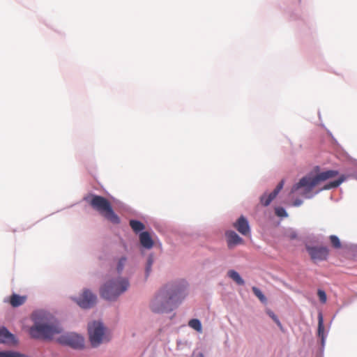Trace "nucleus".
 I'll use <instances>...</instances> for the list:
<instances>
[{
    "mask_svg": "<svg viewBox=\"0 0 357 357\" xmlns=\"http://www.w3.org/2000/svg\"><path fill=\"white\" fill-rule=\"evenodd\" d=\"M188 283L184 280L165 284L160 289L151 303V309L156 313L173 310L185 296Z\"/></svg>",
    "mask_w": 357,
    "mask_h": 357,
    "instance_id": "nucleus-1",
    "label": "nucleus"
},
{
    "mask_svg": "<svg viewBox=\"0 0 357 357\" xmlns=\"http://www.w3.org/2000/svg\"><path fill=\"white\" fill-rule=\"evenodd\" d=\"M338 172L335 170H328L321 172L314 176L307 175L303 177L298 183L295 184L290 192V195L298 192V195L306 198L312 197L311 192L320 182L325 181L329 178L335 177Z\"/></svg>",
    "mask_w": 357,
    "mask_h": 357,
    "instance_id": "nucleus-2",
    "label": "nucleus"
},
{
    "mask_svg": "<svg viewBox=\"0 0 357 357\" xmlns=\"http://www.w3.org/2000/svg\"><path fill=\"white\" fill-rule=\"evenodd\" d=\"M62 332L61 327L57 323H47L44 321L35 320L30 328L29 333L35 339L47 340Z\"/></svg>",
    "mask_w": 357,
    "mask_h": 357,
    "instance_id": "nucleus-3",
    "label": "nucleus"
},
{
    "mask_svg": "<svg viewBox=\"0 0 357 357\" xmlns=\"http://www.w3.org/2000/svg\"><path fill=\"white\" fill-rule=\"evenodd\" d=\"M89 202L93 208L98 211L112 223L119 224L120 222V218L113 211L110 202L104 197L92 195Z\"/></svg>",
    "mask_w": 357,
    "mask_h": 357,
    "instance_id": "nucleus-4",
    "label": "nucleus"
},
{
    "mask_svg": "<svg viewBox=\"0 0 357 357\" xmlns=\"http://www.w3.org/2000/svg\"><path fill=\"white\" fill-rule=\"evenodd\" d=\"M128 281L125 278H118L107 282L101 289V296L106 300H115L120 294L127 290Z\"/></svg>",
    "mask_w": 357,
    "mask_h": 357,
    "instance_id": "nucleus-5",
    "label": "nucleus"
},
{
    "mask_svg": "<svg viewBox=\"0 0 357 357\" xmlns=\"http://www.w3.org/2000/svg\"><path fill=\"white\" fill-rule=\"evenodd\" d=\"M105 330L102 323L93 321L88 325L89 340L93 347H98L105 341Z\"/></svg>",
    "mask_w": 357,
    "mask_h": 357,
    "instance_id": "nucleus-6",
    "label": "nucleus"
},
{
    "mask_svg": "<svg viewBox=\"0 0 357 357\" xmlns=\"http://www.w3.org/2000/svg\"><path fill=\"white\" fill-rule=\"evenodd\" d=\"M306 250L310 256L311 259L317 263V261H325L328 259L329 250L326 246H310L306 245Z\"/></svg>",
    "mask_w": 357,
    "mask_h": 357,
    "instance_id": "nucleus-7",
    "label": "nucleus"
},
{
    "mask_svg": "<svg viewBox=\"0 0 357 357\" xmlns=\"http://www.w3.org/2000/svg\"><path fill=\"white\" fill-rule=\"evenodd\" d=\"M58 341L62 344L68 345L74 349H80L84 346L83 337L75 333L62 335L59 337Z\"/></svg>",
    "mask_w": 357,
    "mask_h": 357,
    "instance_id": "nucleus-8",
    "label": "nucleus"
},
{
    "mask_svg": "<svg viewBox=\"0 0 357 357\" xmlns=\"http://www.w3.org/2000/svg\"><path fill=\"white\" fill-rule=\"evenodd\" d=\"M97 298L91 291L84 290L78 298L75 301L82 308L88 309L92 307L96 303Z\"/></svg>",
    "mask_w": 357,
    "mask_h": 357,
    "instance_id": "nucleus-9",
    "label": "nucleus"
},
{
    "mask_svg": "<svg viewBox=\"0 0 357 357\" xmlns=\"http://www.w3.org/2000/svg\"><path fill=\"white\" fill-rule=\"evenodd\" d=\"M233 226L243 236H248L250 234V227L247 219L241 215L234 224Z\"/></svg>",
    "mask_w": 357,
    "mask_h": 357,
    "instance_id": "nucleus-10",
    "label": "nucleus"
},
{
    "mask_svg": "<svg viewBox=\"0 0 357 357\" xmlns=\"http://www.w3.org/2000/svg\"><path fill=\"white\" fill-rule=\"evenodd\" d=\"M283 186H284V181H281L278 184V185L276 186V188L272 192H271L268 195H266V194L263 195L260 198L261 204L265 206H268L270 204V203L272 202V200H273L276 197L278 194L282 189Z\"/></svg>",
    "mask_w": 357,
    "mask_h": 357,
    "instance_id": "nucleus-11",
    "label": "nucleus"
},
{
    "mask_svg": "<svg viewBox=\"0 0 357 357\" xmlns=\"http://www.w3.org/2000/svg\"><path fill=\"white\" fill-rule=\"evenodd\" d=\"M227 245L229 248L239 244L243 243V240L235 231H228L226 232Z\"/></svg>",
    "mask_w": 357,
    "mask_h": 357,
    "instance_id": "nucleus-12",
    "label": "nucleus"
},
{
    "mask_svg": "<svg viewBox=\"0 0 357 357\" xmlns=\"http://www.w3.org/2000/svg\"><path fill=\"white\" fill-rule=\"evenodd\" d=\"M139 241L141 245L146 249H151L153 246V241L148 231H143L139 234Z\"/></svg>",
    "mask_w": 357,
    "mask_h": 357,
    "instance_id": "nucleus-13",
    "label": "nucleus"
},
{
    "mask_svg": "<svg viewBox=\"0 0 357 357\" xmlns=\"http://www.w3.org/2000/svg\"><path fill=\"white\" fill-rule=\"evenodd\" d=\"M0 337L3 343L13 344L15 342L14 335L4 327L0 328Z\"/></svg>",
    "mask_w": 357,
    "mask_h": 357,
    "instance_id": "nucleus-14",
    "label": "nucleus"
},
{
    "mask_svg": "<svg viewBox=\"0 0 357 357\" xmlns=\"http://www.w3.org/2000/svg\"><path fill=\"white\" fill-rule=\"evenodd\" d=\"M26 300V296H20L18 294H13L10 297V303L13 307H17L23 305L25 303Z\"/></svg>",
    "mask_w": 357,
    "mask_h": 357,
    "instance_id": "nucleus-15",
    "label": "nucleus"
},
{
    "mask_svg": "<svg viewBox=\"0 0 357 357\" xmlns=\"http://www.w3.org/2000/svg\"><path fill=\"white\" fill-rule=\"evenodd\" d=\"M228 276L232 279L236 284L243 285L245 282L240 276L238 272L234 270H230L227 273Z\"/></svg>",
    "mask_w": 357,
    "mask_h": 357,
    "instance_id": "nucleus-16",
    "label": "nucleus"
},
{
    "mask_svg": "<svg viewBox=\"0 0 357 357\" xmlns=\"http://www.w3.org/2000/svg\"><path fill=\"white\" fill-rule=\"evenodd\" d=\"M130 226L135 232H139L144 229V225L142 222L135 220H131L130 221Z\"/></svg>",
    "mask_w": 357,
    "mask_h": 357,
    "instance_id": "nucleus-17",
    "label": "nucleus"
},
{
    "mask_svg": "<svg viewBox=\"0 0 357 357\" xmlns=\"http://www.w3.org/2000/svg\"><path fill=\"white\" fill-rule=\"evenodd\" d=\"M324 321L323 317L321 313L319 314L318 316V336L321 337L322 342H324Z\"/></svg>",
    "mask_w": 357,
    "mask_h": 357,
    "instance_id": "nucleus-18",
    "label": "nucleus"
},
{
    "mask_svg": "<svg viewBox=\"0 0 357 357\" xmlns=\"http://www.w3.org/2000/svg\"><path fill=\"white\" fill-rule=\"evenodd\" d=\"M344 180V176L340 177L337 180L333 181L325 185L322 190H329L338 187Z\"/></svg>",
    "mask_w": 357,
    "mask_h": 357,
    "instance_id": "nucleus-19",
    "label": "nucleus"
},
{
    "mask_svg": "<svg viewBox=\"0 0 357 357\" xmlns=\"http://www.w3.org/2000/svg\"><path fill=\"white\" fill-rule=\"evenodd\" d=\"M188 325L190 327L195 329V331H197L198 332H202V324L199 319H192L190 320V321L188 322Z\"/></svg>",
    "mask_w": 357,
    "mask_h": 357,
    "instance_id": "nucleus-20",
    "label": "nucleus"
},
{
    "mask_svg": "<svg viewBox=\"0 0 357 357\" xmlns=\"http://www.w3.org/2000/svg\"><path fill=\"white\" fill-rule=\"evenodd\" d=\"M253 294L259 299V301L262 303L266 302V298L263 294V293L259 289H258L256 287H252V288Z\"/></svg>",
    "mask_w": 357,
    "mask_h": 357,
    "instance_id": "nucleus-21",
    "label": "nucleus"
},
{
    "mask_svg": "<svg viewBox=\"0 0 357 357\" xmlns=\"http://www.w3.org/2000/svg\"><path fill=\"white\" fill-rule=\"evenodd\" d=\"M329 238H330L331 245L333 248H335L336 249H339L341 248V243L337 236H336L335 235H331V236H330Z\"/></svg>",
    "mask_w": 357,
    "mask_h": 357,
    "instance_id": "nucleus-22",
    "label": "nucleus"
},
{
    "mask_svg": "<svg viewBox=\"0 0 357 357\" xmlns=\"http://www.w3.org/2000/svg\"><path fill=\"white\" fill-rule=\"evenodd\" d=\"M267 314L268 316L276 323V324L280 327L282 328V324L277 317V316L274 314V312L270 310H267Z\"/></svg>",
    "mask_w": 357,
    "mask_h": 357,
    "instance_id": "nucleus-23",
    "label": "nucleus"
},
{
    "mask_svg": "<svg viewBox=\"0 0 357 357\" xmlns=\"http://www.w3.org/2000/svg\"><path fill=\"white\" fill-rule=\"evenodd\" d=\"M126 257H121L119 259L118 264H117V271L119 273H121L123 271L124 266L126 264Z\"/></svg>",
    "mask_w": 357,
    "mask_h": 357,
    "instance_id": "nucleus-24",
    "label": "nucleus"
},
{
    "mask_svg": "<svg viewBox=\"0 0 357 357\" xmlns=\"http://www.w3.org/2000/svg\"><path fill=\"white\" fill-rule=\"evenodd\" d=\"M153 257L152 256H149V258H148V260H147V264H146V276L149 275V274L150 273V272L151 271V266H152V264H153Z\"/></svg>",
    "mask_w": 357,
    "mask_h": 357,
    "instance_id": "nucleus-25",
    "label": "nucleus"
},
{
    "mask_svg": "<svg viewBox=\"0 0 357 357\" xmlns=\"http://www.w3.org/2000/svg\"><path fill=\"white\" fill-rule=\"evenodd\" d=\"M317 295L319 296L320 301L322 303H325L326 302L327 296L324 291L319 289L317 291Z\"/></svg>",
    "mask_w": 357,
    "mask_h": 357,
    "instance_id": "nucleus-26",
    "label": "nucleus"
},
{
    "mask_svg": "<svg viewBox=\"0 0 357 357\" xmlns=\"http://www.w3.org/2000/svg\"><path fill=\"white\" fill-rule=\"evenodd\" d=\"M286 236L290 240H294L297 238L298 235L296 231L291 229L286 232Z\"/></svg>",
    "mask_w": 357,
    "mask_h": 357,
    "instance_id": "nucleus-27",
    "label": "nucleus"
},
{
    "mask_svg": "<svg viewBox=\"0 0 357 357\" xmlns=\"http://www.w3.org/2000/svg\"><path fill=\"white\" fill-rule=\"evenodd\" d=\"M275 214L280 217H287V213L286 211L282 207H278L275 208Z\"/></svg>",
    "mask_w": 357,
    "mask_h": 357,
    "instance_id": "nucleus-28",
    "label": "nucleus"
},
{
    "mask_svg": "<svg viewBox=\"0 0 357 357\" xmlns=\"http://www.w3.org/2000/svg\"><path fill=\"white\" fill-rule=\"evenodd\" d=\"M303 202L302 200L301 199H296L294 202V204L293 205L295 206H299L302 204Z\"/></svg>",
    "mask_w": 357,
    "mask_h": 357,
    "instance_id": "nucleus-29",
    "label": "nucleus"
},
{
    "mask_svg": "<svg viewBox=\"0 0 357 357\" xmlns=\"http://www.w3.org/2000/svg\"><path fill=\"white\" fill-rule=\"evenodd\" d=\"M199 357H204L202 354H199Z\"/></svg>",
    "mask_w": 357,
    "mask_h": 357,
    "instance_id": "nucleus-30",
    "label": "nucleus"
}]
</instances>
